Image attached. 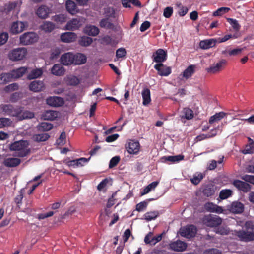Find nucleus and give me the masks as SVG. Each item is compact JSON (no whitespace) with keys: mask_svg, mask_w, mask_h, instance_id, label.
I'll return each instance as SVG.
<instances>
[{"mask_svg":"<svg viewBox=\"0 0 254 254\" xmlns=\"http://www.w3.org/2000/svg\"><path fill=\"white\" fill-rule=\"evenodd\" d=\"M29 143L27 141L21 140L15 141L9 146V149L11 151H16L15 155L18 157H24L30 152L28 147Z\"/></svg>","mask_w":254,"mask_h":254,"instance_id":"obj_1","label":"nucleus"},{"mask_svg":"<svg viewBox=\"0 0 254 254\" xmlns=\"http://www.w3.org/2000/svg\"><path fill=\"white\" fill-rule=\"evenodd\" d=\"M27 54L25 48H17L10 51L8 54V58L12 61L16 62L23 60Z\"/></svg>","mask_w":254,"mask_h":254,"instance_id":"obj_2","label":"nucleus"},{"mask_svg":"<svg viewBox=\"0 0 254 254\" xmlns=\"http://www.w3.org/2000/svg\"><path fill=\"white\" fill-rule=\"evenodd\" d=\"M202 222L207 227H216L221 224L222 219L217 215L209 214L203 217Z\"/></svg>","mask_w":254,"mask_h":254,"instance_id":"obj_3","label":"nucleus"},{"mask_svg":"<svg viewBox=\"0 0 254 254\" xmlns=\"http://www.w3.org/2000/svg\"><path fill=\"white\" fill-rule=\"evenodd\" d=\"M38 35L33 32L24 33L20 36V42L24 45H28L37 42Z\"/></svg>","mask_w":254,"mask_h":254,"instance_id":"obj_4","label":"nucleus"},{"mask_svg":"<svg viewBox=\"0 0 254 254\" xmlns=\"http://www.w3.org/2000/svg\"><path fill=\"white\" fill-rule=\"evenodd\" d=\"M1 109L2 112H4L6 115L15 117L17 119L21 111V106H16L14 107L13 105L10 104L3 105Z\"/></svg>","mask_w":254,"mask_h":254,"instance_id":"obj_5","label":"nucleus"},{"mask_svg":"<svg viewBox=\"0 0 254 254\" xmlns=\"http://www.w3.org/2000/svg\"><path fill=\"white\" fill-rule=\"evenodd\" d=\"M126 149L130 154L137 155L140 148V145L138 141L130 140L126 145Z\"/></svg>","mask_w":254,"mask_h":254,"instance_id":"obj_6","label":"nucleus"},{"mask_svg":"<svg viewBox=\"0 0 254 254\" xmlns=\"http://www.w3.org/2000/svg\"><path fill=\"white\" fill-rule=\"evenodd\" d=\"M236 236L241 241L247 242L254 240V232L253 231L239 230L236 232Z\"/></svg>","mask_w":254,"mask_h":254,"instance_id":"obj_7","label":"nucleus"},{"mask_svg":"<svg viewBox=\"0 0 254 254\" xmlns=\"http://www.w3.org/2000/svg\"><path fill=\"white\" fill-rule=\"evenodd\" d=\"M196 233V228L193 225H190L181 229L180 234L187 238L194 237Z\"/></svg>","mask_w":254,"mask_h":254,"instance_id":"obj_8","label":"nucleus"},{"mask_svg":"<svg viewBox=\"0 0 254 254\" xmlns=\"http://www.w3.org/2000/svg\"><path fill=\"white\" fill-rule=\"evenodd\" d=\"M153 61L157 64L162 63L167 58V52L162 49H159L153 54Z\"/></svg>","mask_w":254,"mask_h":254,"instance_id":"obj_9","label":"nucleus"},{"mask_svg":"<svg viewBox=\"0 0 254 254\" xmlns=\"http://www.w3.org/2000/svg\"><path fill=\"white\" fill-rule=\"evenodd\" d=\"M232 184L240 191L246 193L250 191L251 186L246 182L238 179L234 180Z\"/></svg>","mask_w":254,"mask_h":254,"instance_id":"obj_10","label":"nucleus"},{"mask_svg":"<svg viewBox=\"0 0 254 254\" xmlns=\"http://www.w3.org/2000/svg\"><path fill=\"white\" fill-rule=\"evenodd\" d=\"M154 68L158 71V74L161 76H167L171 73V69L162 63L156 64Z\"/></svg>","mask_w":254,"mask_h":254,"instance_id":"obj_11","label":"nucleus"},{"mask_svg":"<svg viewBox=\"0 0 254 254\" xmlns=\"http://www.w3.org/2000/svg\"><path fill=\"white\" fill-rule=\"evenodd\" d=\"M25 25L23 22L16 21L12 23L10 32L12 34H17L22 32L25 29Z\"/></svg>","mask_w":254,"mask_h":254,"instance_id":"obj_12","label":"nucleus"},{"mask_svg":"<svg viewBox=\"0 0 254 254\" xmlns=\"http://www.w3.org/2000/svg\"><path fill=\"white\" fill-rule=\"evenodd\" d=\"M170 248L176 252H182L185 251L187 247V244L181 240H177L172 242L169 244Z\"/></svg>","mask_w":254,"mask_h":254,"instance_id":"obj_13","label":"nucleus"},{"mask_svg":"<svg viewBox=\"0 0 254 254\" xmlns=\"http://www.w3.org/2000/svg\"><path fill=\"white\" fill-rule=\"evenodd\" d=\"M46 103L48 105L53 107H60L64 105V99L60 97L53 96L49 97L46 99Z\"/></svg>","mask_w":254,"mask_h":254,"instance_id":"obj_14","label":"nucleus"},{"mask_svg":"<svg viewBox=\"0 0 254 254\" xmlns=\"http://www.w3.org/2000/svg\"><path fill=\"white\" fill-rule=\"evenodd\" d=\"M82 25V22L78 18H73L67 22L65 29L67 30L74 31L78 29Z\"/></svg>","mask_w":254,"mask_h":254,"instance_id":"obj_15","label":"nucleus"},{"mask_svg":"<svg viewBox=\"0 0 254 254\" xmlns=\"http://www.w3.org/2000/svg\"><path fill=\"white\" fill-rule=\"evenodd\" d=\"M74 55L71 52H67L63 54L61 57V62L63 65H69L74 63Z\"/></svg>","mask_w":254,"mask_h":254,"instance_id":"obj_16","label":"nucleus"},{"mask_svg":"<svg viewBox=\"0 0 254 254\" xmlns=\"http://www.w3.org/2000/svg\"><path fill=\"white\" fill-rule=\"evenodd\" d=\"M229 210L233 213L241 214L244 211V205L240 202L234 201L229 206Z\"/></svg>","mask_w":254,"mask_h":254,"instance_id":"obj_17","label":"nucleus"},{"mask_svg":"<svg viewBox=\"0 0 254 254\" xmlns=\"http://www.w3.org/2000/svg\"><path fill=\"white\" fill-rule=\"evenodd\" d=\"M50 13V9L45 5H41L38 7L36 10V13L41 19H46L48 17Z\"/></svg>","mask_w":254,"mask_h":254,"instance_id":"obj_18","label":"nucleus"},{"mask_svg":"<svg viewBox=\"0 0 254 254\" xmlns=\"http://www.w3.org/2000/svg\"><path fill=\"white\" fill-rule=\"evenodd\" d=\"M196 66L194 64L190 65L187 68L182 72L181 75L182 77L186 80L190 78L195 72Z\"/></svg>","mask_w":254,"mask_h":254,"instance_id":"obj_19","label":"nucleus"},{"mask_svg":"<svg viewBox=\"0 0 254 254\" xmlns=\"http://www.w3.org/2000/svg\"><path fill=\"white\" fill-rule=\"evenodd\" d=\"M205 209L210 212H215L217 213H222L223 211V208L216 204L212 202L206 203L204 205Z\"/></svg>","mask_w":254,"mask_h":254,"instance_id":"obj_20","label":"nucleus"},{"mask_svg":"<svg viewBox=\"0 0 254 254\" xmlns=\"http://www.w3.org/2000/svg\"><path fill=\"white\" fill-rule=\"evenodd\" d=\"M226 64V61L225 60H222L216 64H213L210 67L207 69V72L215 73L219 72L221 70L223 66Z\"/></svg>","mask_w":254,"mask_h":254,"instance_id":"obj_21","label":"nucleus"},{"mask_svg":"<svg viewBox=\"0 0 254 254\" xmlns=\"http://www.w3.org/2000/svg\"><path fill=\"white\" fill-rule=\"evenodd\" d=\"M217 42V39H215L202 40L199 42V47L202 49H208L214 47Z\"/></svg>","mask_w":254,"mask_h":254,"instance_id":"obj_22","label":"nucleus"},{"mask_svg":"<svg viewBox=\"0 0 254 254\" xmlns=\"http://www.w3.org/2000/svg\"><path fill=\"white\" fill-rule=\"evenodd\" d=\"M77 38V35L75 33L67 32L63 33L61 36V39L63 42L66 43H70L74 41Z\"/></svg>","mask_w":254,"mask_h":254,"instance_id":"obj_23","label":"nucleus"},{"mask_svg":"<svg viewBox=\"0 0 254 254\" xmlns=\"http://www.w3.org/2000/svg\"><path fill=\"white\" fill-rule=\"evenodd\" d=\"M21 163V160L17 158H7L4 159L3 164L7 167H15Z\"/></svg>","mask_w":254,"mask_h":254,"instance_id":"obj_24","label":"nucleus"},{"mask_svg":"<svg viewBox=\"0 0 254 254\" xmlns=\"http://www.w3.org/2000/svg\"><path fill=\"white\" fill-rule=\"evenodd\" d=\"M44 88V83L41 81L35 80L29 85V89L34 92H39Z\"/></svg>","mask_w":254,"mask_h":254,"instance_id":"obj_25","label":"nucleus"},{"mask_svg":"<svg viewBox=\"0 0 254 254\" xmlns=\"http://www.w3.org/2000/svg\"><path fill=\"white\" fill-rule=\"evenodd\" d=\"M27 67H21L11 70L10 72L13 79L15 80L23 76L27 72Z\"/></svg>","mask_w":254,"mask_h":254,"instance_id":"obj_26","label":"nucleus"},{"mask_svg":"<svg viewBox=\"0 0 254 254\" xmlns=\"http://www.w3.org/2000/svg\"><path fill=\"white\" fill-rule=\"evenodd\" d=\"M52 74L56 76H62L64 74L65 69L60 64H55L51 70Z\"/></svg>","mask_w":254,"mask_h":254,"instance_id":"obj_27","label":"nucleus"},{"mask_svg":"<svg viewBox=\"0 0 254 254\" xmlns=\"http://www.w3.org/2000/svg\"><path fill=\"white\" fill-rule=\"evenodd\" d=\"M84 32L89 36H95L99 33V28L94 25H87L84 29Z\"/></svg>","mask_w":254,"mask_h":254,"instance_id":"obj_28","label":"nucleus"},{"mask_svg":"<svg viewBox=\"0 0 254 254\" xmlns=\"http://www.w3.org/2000/svg\"><path fill=\"white\" fill-rule=\"evenodd\" d=\"M55 28V24L50 21H45L40 25V28L45 32L49 33L52 32Z\"/></svg>","mask_w":254,"mask_h":254,"instance_id":"obj_29","label":"nucleus"},{"mask_svg":"<svg viewBox=\"0 0 254 254\" xmlns=\"http://www.w3.org/2000/svg\"><path fill=\"white\" fill-rule=\"evenodd\" d=\"M141 94L143 99V105L144 106L148 105L151 102L150 91L149 89L148 88H144Z\"/></svg>","mask_w":254,"mask_h":254,"instance_id":"obj_30","label":"nucleus"},{"mask_svg":"<svg viewBox=\"0 0 254 254\" xmlns=\"http://www.w3.org/2000/svg\"><path fill=\"white\" fill-rule=\"evenodd\" d=\"M215 192V188L213 185L208 184L204 187L203 189L202 192L203 194L207 197L213 195Z\"/></svg>","mask_w":254,"mask_h":254,"instance_id":"obj_31","label":"nucleus"},{"mask_svg":"<svg viewBox=\"0 0 254 254\" xmlns=\"http://www.w3.org/2000/svg\"><path fill=\"white\" fill-rule=\"evenodd\" d=\"M23 108L21 107V111L18 116L17 119L22 121L25 119H30L34 118V114L32 112L27 110L23 111Z\"/></svg>","mask_w":254,"mask_h":254,"instance_id":"obj_32","label":"nucleus"},{"mask_svg":"<svg viewBox=\"0 0 254 254\" xmlns=\"http://www.w3.org/2000/svg\"><path fill=\"white\" fill-rule=\"evenodd\" d=\"M13 80L11 72L0 74V84H6Z\"/></svg>","mask_w":254,"mask_h":254,"instance_id":"obj_33","label":"nucleus"},{"mask_svg":"<svg viewBox=\"0 0 254 254\" xmlns=\"http://www.w3.org/2000/svg\"><path fill=\"white\" fill-rule=\"evenodd\" d=\"M66 9L72 15L75 14L78 12L76 4L72 0H67L66 2Z\"/></svg>","mask_w":254,"mask_h":254,"instance_id":"obj_34","label":"nucleus"},{"mask_svg":"<svg viewBox=\"0 0 254 254\" xmlns=\"http://www.w3.org/2000/svg\"><path fill=\"white\" fill-rule=\"evenodd\" d=\"M73 64L76 65H80L85 64L87 61L86 56L82 53H77L74 55Z\"/></svg>","mask_w":254,"mask_h":254,"instance_id":"obj_35","label":"nucleus"},{"mask_svg":"<svg viewBox=\"0 0 254 254\" xmlns=\"http://www.w3.org/2000/svg\"><path fill=\"white\" fill-rule=\"evenodd\" d=\"M58 113L53 110L46 111L43 114V118L45 120L52 121L57 118Z\"/></svg>","mask_w":254,"mask_h":254,"instance_id":"obj_36","label":"nucleus"},{"mask_svg":"<svg viewBox=\"0 0 254 254\" xmlns=\"http://www.w3.org/2000/svg\"><path fill=\"white\" fill-rule=\"evenodd\" d=\"M184 158V156L183 155H178L175 156H163L161 159L164 160L165 162L170 161L173 163L178 162Z\"/></svg>","mask_w":254,"mask_h":254,"instance_id":"obj_37","label":"nucleus"},{"mask_svg":"<svg viewBox=\"0 0 254 254\" xmlns=\"http://www.w3.org/2000/svg\"><path fill=\"white\" fill-rule=\"evenodd\" d=\"M50 138L48 133H43L41 134H36L33 136V140L37 142H44Z\"/></svg>","mask_w":254,"mask_h":254,"instance_id":"obj_38","label":"nucleus"},{"mask_svg":"<svg viewBox=\"0 0 254 254\" xmlns=\"http://www.w3.org/2000/svg\"><path fill=\"white\" fill-rule=\"evenodd\" d=\"M241 34L240 32L235 33L234 34H228L225 35L223 37H219L217 39L218 43H223L227 41L230 39H236L240 36Z\"/></svg>","mask_w":254,"mask_h":254,"instance_id":"obj_39","label":"nucleus"},{"mask_svg":"<svg viewBox=\"0 0 254 254\" xmlns=\"http://www.w3.org/2000/svg\"><path fill=\"white\" fill-rule=\"evenodd\" d=\"M158 181H154L148 185L140 192L141 195H144L149 193L151 190L154 189L158 185Z\"/></svg>","mask_w":254,"mask_h":254,"instance_id":"obj_40","label":"nucleus"},{"mask_svg":"<svg viewBox=\"0 0 254 254\" xmlns=\"http://www.w3.org/2000/svg\"><path fill=\"white\" fill-rule=\"evenodd\" d=\"M226 113L223 112L216 113L215 115L212 116L210 118L209 123L212 124L214 122H218L220 121L222 119H223Z\"/></svg>","mask_w":254,"mask_h":254,"instance_id":"obj_41","label":"nucleus"},{"mask_svg":"<svg viewBox=\"0 0 254 254\" xmlns=\"http://www.w3.org/2000/svg\"><path fill=\"white\" fill-rule=\"evenodd\" d=\"M93 42V39L92 38L88 37V36H82L79 40V44L80 45L84 47L89 46Z\"/></svg>","mask_w":254,"mask_h":254,"instance_id":"obj_42","label":"nucleus"},{"mask_svg":"<svg viewBox=\"0 0 254 254\" xmlns=\"http://www.w3.org/2000/svg\"><path fill=\"white\" fill-rule=\"evenodd\" d=\"M53 127V126L52 124L43 122L39 125L37 127L38 130L41 131H47L52 129Z\"/></svg>","mask_w":254,"mask_h":254,"instance_id":"obj_43","label":"nucleus"},{"mask_svg":"<svg viewBox=\"0 0 254 254\" xmlns=\"http://www.w3.org/2000/svg\"><path fill=\"white\" fill-rule=\"evenodd\" d=\"M43 71L41 69H35L32 70L28 75L27 78L30 79H33L39 77L42 75Z\"/></svg>","mask_w":254,"mask_h":254,"instance_id":"obj_44","label":"nucleus"},{"mask_svg":"<svg viewBox=\"0 0 254 254\" xmlns=\"http://www.w3.org/2000/svg\"><path fill=\"white\" fill-rule=\"evenodd\" d=\"M227 21L231 25L234 30L235 31V33L239 32L241 25L239 24L238 21L236 19L228 18L227 19Z\"/></svg>","mask_w":254,"mask_h":254,"instance_id":"obj_45","label":"nucleus"},{"mask_svg":"<svg viewBox=\"0 0 254 254\" xmlns=\"http://www.w3.org/2000/svg\"><path fill=\"white\" fill-rule=\"evenodd\" d=\"M233 194V191L231 189L222 190L219 193V197L221 199H225L231 197Z\"/></svg>","mask_w":254,"mask_h":254,"instance_id":"obj_46","label":"nucleus"},{"mask_svg":"<svg viewBox=\"0 0 254 254\" xmlns=\"http://www.w3.org/2000/svg\"><path fill=\"white\" fill-rule=\"evenodd\" d=\"M12 121L7 118H0V128H3L10 126L12 124Z\"/></svg>","mask_w":254,"mask_h":254,"instance_id":"obj_47","label":"nucleus"},{"mask_svg":"<svg viewBox=\"0 0 254 254\" xmlns=\"http://www.w3.org/2000/svg\"><path fill=\"white\" fill-rule=\"evenodd\" d=\"M158 215L159 213L158 211H150L146 212L144 216L145 219L149 221L155 219L158 217Z\"/></svg>","mask_w":254,"mask_h":254,"instance_id":"obj_48","label":"nucleus"},{"mask_svg":"<svg viewBox=\"0 0 254 254\" xmlns=\"http://www.w3.org/2000/svg\"><path fill=\"white\" fill-rule=\"evenodd\" d=\"M203 178V176L202 173H197L193 175L192 178H191L190 180L192 184L197 185L201 181Z\"/></svg>","mask_w":254,"mask_h":254,"instance_id":"obj_49","label":"nucleus"},{"mask_svg":"<svg viewBox=\"0 0 254 254\" xmlns=\"http://www.w3.org/2000/svg\"><path fill=\"white\" fill-rule=\"evenodd\" d=\"M100 26L103 28L111 29L112 28L113 24L110 21H109L108 19L104 18L101 19L100 21Z\"/></svg>","mask_w":254,"mask_h":254,"instance_id":"obj_50","label":"nucleus"},{"mask_svg":"<svg viewBox=\"0 0 254 254\" xmlns=\"http://www.w3.org/2000/svg\"><path fill=\"white\" fill-rule=\"evenodd\" d=\"M230 10V8L228 7H220L213 12V15L214 16H221L222 15L228 12Z\"/></svg>","mask_w":254,"mask_h":254,"instance_id":"obj_51","label":"nucleus"},{"mask_svg":"<svg viewBox=\"0 0 254 254\" xmlns=\"http://www.w3.org/2000/svg\"><path fill=\"white\" fill-rule=\"evenodd\" d=\"M61 54V49L58 47H56L51 50V53L50 55V59L54 60L57 59L60 54Z\"/></svg>","mask_w":254,"mask_h":254,"instance_id":"obj_52","label":"nucleus"},{"mask_svg":"<svg viewBox=\"0 0 254 254\" xmlns=\"http://www.w3.org/2000/svg\"><path fill=\"white\" fill-rule=\"evenodd\" d=\"M183 113L185 114V118L187 120H190L193 117V112L192 110L190 108H184L183 109Z\"/></svg>","mask_w":254,"mask_h":254,"instance_id":"obj_53","label":"nucleus"},{"mask_svg":"<svg viewBox=\"0 0 254 254\" xmlns=\"http://www.w3.org/2000/svg\"><path fill=\"white\" fill-rule=\"evenodd\" d=\"M147 205H148L147 202H146L145 201H142V202L138 203L137 204H136V210H137L138 212H141V211H144L147 207Z\"/></svg>","mask_w":254,"mask_h":254,"instance_id":"obj_54","label":"nucleus"},{"mask_svg":"<svg viewBox=\"0 0 254 254\" xmlns=\"http://www.w3.org/2000/svg\"><path fill=\"white\" fill-rule=\"evenodd\" d=\"M120 160V157L118 156L113 157L110 161L109 167L112 168L115 167L119 162Z\"/></svg>","mask_w":254,"mask_h":254,"instance_id":"obj_55","label":"nucleus"},{"mask_svg":"<svg viewBox=\"0 0 254 254\" xmlns=\"http://www.w3.org/2000/svg\"><path fill=\"white\" fill-rule=\"evenodd\" d=\"M22 97V94L19 92H14L10 96V100L11 102L15 103Z\"/></svg>","mask_w":254,"mask_h":254,"instance_id":"obj_56","label":"nucleus"},{"mask_svg":"<svg viewBox=\"0 0 254 254\" xmlns=\"http://www.w3.org/2000/svg\"><path fill=\"white\" fill-rule=\"evenodd\" d=\"M9 35L7 32H2L0 33V46L4 44L8 39Z\"/></svg>","mask_w":254,"mask_h":254,"instance_id":"obj_57","label":"nucleus"},{"mask_svg":"<svg viewBox=\"0 0 254 254\" xmlns=\"http://www.w3.org/2000/svg\"><path fill=\"white\" fill-rule=\"evenodd\" d=\"M19 88L18 84L16 83L10 84L6 86L4 88V90L6 92L13 91L14 90H18Z\"/></svg>","mask_w":254,"mask_h":254,"instance_id":"obj_58","label":"nucleus"},{"mask_svg":"<svg viewBox=\"0 0 254 254\" xmlns=\"http://www.w3.org/2000/svg\"><path fill=\"white\" fill-rule=\"evenodd\" d=\"M216 233L222 235H225L229 234V230L226 227H219L216 229Z\"/></svg>","mask_w":254,"mask_h":254,"instance_id":"obj_59","label":"nucleus"},{"mask_svg":"<svg viewBox=\"0 0 254 254\" xmlns=\"http://www.w3.org/2000/svg\"><path fill=\"white\" fill-rule=\"evenodd\" d=\"M127 54V52L124 48H120L117 50L116 56L117 58L124 57Z\"/></svg>","mask_w":254,"mask_h":254,"instance_id":"obj_60","label":"nucleus"},{"mask_svg":"<svg viewBox=\"0 0 254 254\" xmlns=\"http://www.w3.org/2000/svg\"><path fill=\"white\" fill-rule=\"evenodd\" d=\"M173 12V8L171 7H167L164 9L163 15L165 18H169L172 15Z\"/></svg>","mask_w":254,"mask_h":254,"instance_id":"obj_61","label":"nucleus"},{"mask_svg":"<svg viewBox=\"0 0 254 254\" xmlns=\"http://www.w3.org/2000/svg\"><path fill=\"white\" fill-rule=\"evenodd\" d=\"M242 179L246 182H249L254 185V176L250 175H245L241 177Z\"/></svg>","mask_w":254,"mask_h":254,"instance_id":"obj_62","label":"nucleus"},{"mask_svg":"<svg viewBox=\"0 0 254 254\" xmlns=\"http://www.w3.org/2000/svg\"><path fill=\"white\" fill-rule=\"evenodd\" d=\"M203 254H222V253L217 249L211 248L204 251Z\"/></svg>","mask_w":254,"mask_h":254,"instance_id":"obj_63","label":"nucleus"},{"mask_svg":"<svg viewBox=\"0 0 254 254\" xmlns=\"http://www.w3.org/2000/svg\"><path fill=\"white\" fill-rule=\"evenodd\" d=\"M151 26L150 22L148 21H145L143 22L140 27V30L141 32H144L147 29L149 28Z\"/></svg>","mask_w":254,"mask_h":254,"instance_id":"obj_64","label":"nucleus"}]
</instances>
